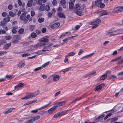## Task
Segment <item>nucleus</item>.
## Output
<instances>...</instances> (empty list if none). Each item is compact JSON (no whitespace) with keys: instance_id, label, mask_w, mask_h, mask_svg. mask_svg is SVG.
<instances>
[{"instance_id":"1","label":"nucleus","mask_w":123,"mask_h":123,"mask_svg":"<svg viewBox=\"0 0 123 123\" xmlns=\"http://www.w3.org/2000/svg\"><path fill=\"white\" fill-rule=\"evenodd\" d=\"M26 13L24 12L20 16V19L24 21V23H26L29 20V18H30V16L29 14H27L26 17Z\"/></svg>"},{"instance_id":"2","label":"nucleus","mask_w":123,"mask_h":123,"mask_svg":"<svg viewBox=\"0 0 123 123\" xmlns=\"http://www.w3.org/2000/svg\"><path fill=\"white\" fill-rule=\"evenodd\" d=\"M51 103V102H50L48 104L44 105L42 107L39 108L38 109L32 110L31 112V113H36L38 112V110L43 109L48 107L50 105Z\"/></svg>"},{"instance_id":"3","label":"nucleus","mask_w":123,"mask_h":123,"mask_svg":"<svg viewBox=\"0 0 123 123\" xmlns=\"http://www.w3.org/2000/svg\"><path fill=\"white\" fill-rule=\"evenodd\" d=\"M123 11V6H118L114 8L113 10V13H118Z\"/></svg>"},{"instance_id":"4","label":"nucleus","mask_w":123,"mask_h":123,"mask_svg":"<svg viewBox=\"0 0 123 123\" xmlns=\"http://www.w3.org/2000/svg\"><path fill=\"white\" fill-rule=\"evenodd\" d=\"M35 97L34 95L33 92L29 93L27 95L25 96V97L22 98L21 99H28L32 98Z\"/></svg>"},{"instance_id":"5","label":"nucleus","mask_w":123,"mask_h":123,"mask_svg":"<svg viewBox=\"0 0 123 123\" xmlns=\"http://www.w3.org/2000/svg\"><path fill=\"white\" fill-rule=\"evenodd\" d=\"M66 102L65 101L57 102L55 103V105L54 106L56 108L57 107L63 105Z\"/></svg>"},{"instance_id":"6","label":"nucleus","mask_w":123,"mask_h":123,"mask_svg":"<svg viewBox=\"0 0 123 123\" xmlns=\"http://www.w3.org/2000/svg\"><path fill=\"white\" fill-rule=\"evenodd\" d=\"M101 22V20L100 19H96L90 22V24L92 25H97Z\"/></svg>"},{"instance_id":"7","label":"nucleus","mask_w":123,"mask_h":123,"mask_svg":"<svg viewBox=\"0 0 123 123\" xmlns=\"http://www.w3.org/2000/svg\"><path fill=\"white\" fill-rule=\"evenodd\" d=\"M106 35L107 37H111L116 35L115 31H108L106 33Z\"/></svg>"},{"instance_id":"8","label":"nucleus","mask_w":123,"mask_h":123,"mask_svg":"<svg viewBox=\"0 0 123 123\" xmlns=\"http://www.w3.org/2000/svg\"><path fill=\"white\" fill-rule=\"evenodd\" d=\"M15 109V108H7L3 112V113L4 114H6L9 113L11 112L13 110H14Z\"/></svg>"},{"instance_id":"9","label":"nucleus","mask_w":123,"mask_h":123,"mask_svg":"<svg viewBox=\"0 0 123 123\" xmlns=\"http://www.w3.org/2000/svg\"><path fill=\"white\" fill-rule=\"evenodd\" d=\"M25 85L23 83H19L18 85L15 86L14 87V89L16 90L18 89V88H21Z\"/></svg>"},{"instance_id":"10","label":"nucleus","mask_w":123,"mask_h":123,"mask_svg":"<svg viewBox=\"0 0 123 123\" xmlns=\"http://www.w3.org/2000/svg\"><path fill=\"white\" fill-rule=\"evenodd\" d=\"M56 109L55 107L54 106L52 107L49 109L48 110V113L50 115L52 114L53 113L54 111Z\"/></svg>"},{"instance_id":"11","label":"nucleus","mask_w":123,"mask_h":123,"mask_svg":"<svg viewBox=\"0 0 123 123\" xmlns=\"http://www.w3.org/2000/svg\"><path fill=\"white\" fill-rule=\"evenodd\" d=\"M45 43H38L34 45V47L35 48H40L42 47L43 46L45 45Z\"/></svg>"},{"instance_id":"12","label":"nucleus","mask_w":123,"mask_h":123,"mask_svg":"<svg viewBox=\"0 0 123 123\" xmlns=\"http://www.w3.org/2000/svg\"><path fill=\"white\" fill-rule=\"evenodd\" d=\"M25 61H21L19 63L18 68H20L23 67L25 65Z\"/></svg>"},{"instance_id":"13","label":"nucleus","mask_w":123,"mask_h":123,"mask_svg":"<svg viewBox=\"0 0 123 123\" xmlns=\"http://www.w3.org/2000/svg\"><path fill=\"white\" fill-rule=\"evenodd\" d=\"M60 24L59 23L57 22L52 25L51 27L53 29H55L58 28L60 26Z\"/></svg>"},{"instance_id":"14","label":"nucleus","mask_w":123,"mask_h":123,"mask_svg":"<svg viewBox=\"0 0 123 123\" xmlns=\"http://www.w3.org/2000/svg\"><path fill=\"white\" fill-rule=\"evenodd\" d=\"M49 40L46 37H43L42 38L40 39V41L42 43H45L48 42Z\"/></svg>"},{"instance_id":"15","label":"nucleus","mask_w":123,"mask_h":123,"mask_svg":"<svg viewBox=\"0 0 123 123\" xmlns=\"http://www.w3.org/2000/svg\"><path fill=\"white\" fill-rule=\"evenodd\" d=\"M116 35L118 34L123 33V29L114 30Z\"/></svg>"},{"instance_id":"16","label":"nucleus","mask_w":123,"mask_h":123,"mask_svg":"<svg viewBox=\"0 0 123 123\" xmlns=\"http://www.w3.org/2000/svg\"><path fill=\"white\" fill-rule=\"evenodd\" d=\"M116 60V62H118L119 64L123 63V59H122L120 57L117 58Z\"/></svg>"},{"instance_id":"17","label":"nucleus","mask_w":123,"mask_h":123,"mask_svg":"<svg viewBox=\"0 0 123 123\" xmlns=\"http://www.w3.org/2000/svg\"><path fill=\"white\" fill-rule=\"evenodd\" d=\"M41 117L39 115H37L35 116L34 118L31 119V120L32 121V123L34 122L35 120H37L39 119Z\"/></svg>"},{"instance_id":"18","label":"nucleus","mask_w":123,"mask_h":123,"mask_svg":"<svg viewBox=\"0 0 123 123\" xmlns=\"http://www.w3.org/2000/svg\"><path fill=\"white\" fill-rule=\"evenodd\" d=\"M11 45V43H10L8 44H6L3 46V49L5 50H6L9 48V47Z\"/></svg>"},{"instance_id":"19","label":"nucleus","mask_w":123,"mask_h":123,"mask_svg":"<svg viewBox=\"0 0 123 123\" xmlns=\"http://www.w3.org/2000/svg\"><path fill=\"white\" fill-rule=\"evenodd\" d=\"M14 38H15V39L16 40H14L13 41V42L15 43L18 42V40H20L21 39V37L20 36L18 35H16L15 36Z\"/></svg>"},{"instance_id":"20","label":"nucleus","mask_w":123,"mask_h":123,"mask_svg":"<svg viewBox=\"0 0 123 123\" xmlns=\"http://www.w3.org/2000/svg\"><path fill=\"white\" fill-rule=\"evenodd\" d=\"M75 54V53L74 52H70L68 54L66 55V57H68L69 56H73Z\"/></svg>"},{"instance_id":"21","label":"nucleus","mask_w":123,"mask_h":123,"mask_svg":"<svg viewBox=\"0 0 123 123\" xmlns=\"http://www.w3.org/2000/svg\"><path fill=\"white\" fill-rule=\"evenodd\" d=\"M59 76L58 75H55L53 77V80L54 81H56L59 79Z\"/></svg>"},{"instance_id":"22","label":"nucleus","mask_w":123,"mask_h":123,"mask_svg":"<svg viewBox=\"0 0 123 123\" xmlns=\"http://www.w3.org/2000/svg\"><path fill=\"white\" fill-rule=\"evenodd\" d=\"M107 13L108 12L105 10H103L100 11V15L101 16L106 15Z\"/></svg>"},{"instance_id":"23","label":"nucleus","mask_w":123,"mask_h":123,"mask_svg":"<svg viewBox=\"0 0 123 123\" xmlns=\"http://www.w3.org/2000/svg\"><path fill=\"white\" fill-rule=\"evenodd\" d=\"M58 15L61 18H65V16L62 13L58 12Z\"/></svg>"},{"instance_id":"24","label":"nucleus","mask_w":123,"mask_h":123,"mask_svg":"<svg viewBox=\"0 0 123 123\" xmlns=\"http://www.w3.org/2000/svg\"><path fill=\"white\" fill-rule=\"evenodd\" d=\"M51 49L49 47L46 46L44 47L42 50L43 52H45L47 51H49Z\"/></svg>"},{"instance_id":"25","label":"nucleus","mask_w":123,"mask_h":123,"mask_svg":"<svg viewBox=\"0 0 123 123\" xmlns=\"http://www.w3.org/2000/svg\"><path fill=\"white\" fill-rule=\"evenodd\" d=\"M94 54V53H92L89 55H88L85 56H84L83 57L81 58L82 59L83 58H87L88 57H90L92 55H93Z\"/></svg>"},{"instance_id":"26","label":"nucleus","mask_w":123,"mask_h":123,"mask_svg":"<svg viewBox=\"0 0 123 123\" xmlns=\"http://www.w3.org/2000/svg\"><path fill=\"white\" fill-rule=\"evenodd\" d=\"M10 20V18L9 17L5 18L3 19V21L5 23H7L9 22Z\"/></svg>"},{"instance_id":"27","label":"nucleus","mask_w":123,"mask_h":123,"mask_svg":"<svg viewBox=\"0 0 123 123\" xmlns=\"http://www.w3.org/2000/svg\"><path fill=\"white\" fill-rule=\"evenodd\" d=\"M68 111V110H66L60 112L61 116L67 114Z\"/></svg>"},{"instance_id":"28","label":"nucleus","mask_w":123,"mask_h":123,"mask_svg":"<svg viewBox=\"0 0 123 123\" xmlns=\"http://www.w3.org/2000/svg\"><path fill=\"white\" fill-rule=\"evenodd\" d=\"M9 14L10 16L13 17L15 16V13H14L12 11H11L9 12Z\"/></svg>"},{"instance_id":"29","label":"nucleus","mask_w":123,"mask_h":123,"mask_svg":"<svg viewBox=\"0 0 123 123\" xmlns=\"http://www.w3.org/2000/svg\"><path fill=\"white\" fill-rule=\"evenodd\" d=\"M50 62H47L46 63H44V64L41 67L42 68H44V67H46L47 65H48L50 63Z\"/></svg>"},{"instance_id":"30","label":"nucleus","mask_w":123,"mask_h":123,"mask_svg":"<svg viewBox=\"0 0 123 123\" xmlns=\"http://www.w3.org/2000/svg\"><path fill=\"white\" fill-rule=\"evenodd\" d=\"M69 8L70 9H73L74 6L73 3L71 2H69Z\"/></svg>"},{"instance_id":"31","label":"nucleus","mask_w":123,"mask_h":123,"mask_svg":"<svg viewBox=\"0 0 123 123\" xmlns=\"http://www.w3.org/2000/svg\"><path fill=\"white\" fill-rule=\"evenodd\" d=\"M45 5L43 4L40 7L39 9L40 10L43 11L44 10Z\"/></svg>"},{"instance_id":"32","label":"nucleus","mask_w":123,"mask_h":123,"mask_svg":"<svg viewBox=\"0 0 123 123\" xmlns=\"http://www.w3.org/2000/svg\"><path fill=\"white\" fill-rule=\"evenodd\" d=\"M75 13L80 16H81L83 15V13L81 11H78L75 12Z\"/></svg>"},{"instance_id":"33","label":"nucleus","mask_w":123,"mask_h":123,"mask_svg":"<svg viewBox=\"0 0 123 123\" xmlns=\"http://www.w3.org/2000/svg\"><path fill=\"white\" fill-rule=\"evenodd\" d=\"M61 114L60 113V112H59L57 114H55L54 116V117L55 118L58 117L60 116H61Z\"/></svg>"},{"instance_id":"34","label":"nucleus","mask_w":123,"mask_h":123,"mask_svg":"<svg viewBox=\"0 0 123 123\" xmlns=\"http://www.w3.org/2000/svg\"><path fill=\"white\" fill-rule=\"evenodd\" d=\"M15 76L14 75H6L5 77L6 78H9L10 79H11L14 77Z\"/></svg>"},{"instance_id":"35","label":"nucleus","mask_w":123,"mask_h":123,"mask_svg":"<svg viewBox=\"0 0 123 123\" xmlns=\"http://www.w3.org/2000/svg\"><path fill=\"white\" fill-rule=\"evenodd\" d=\"M44 19L43 18H39L38 20V22L40 23H41L44 21Z\"/></svg>"},{"instance_id":"36","label":"nucleus","mask_w":123,"mask_h":123,"mask_svg":"<svg viewBox=\"0 0 123 123\" xmlns=\"http://www.w3.org/2000/svg\"><path fill=\"white\" fill-rule=\"evenodd\" d=\"M107 77V76L106 74L103 75L100 77V79L101 80H104L106 79Z\"/></svg>"},{"instance_id":"37","label":"nucleus","mask_w":123,"mask_h":123,"mask_svg":"<svg viewBox=\"0 0 123 123\" xmlns=\"http://www.w3.org/2000/svg\"><path fill=\"white\" fill-rule=\"evenodd\" d=\"M31 37L35 38L36 37V33L33 32L31 34Z\"/></svg>"},{"instance_id":"38","label":"nucleus","mask_w":123,"mask_h":123,"mask_svg":"<svg viewBox=\"0 0 123 123\" xmlns=\"http://www.w3.org/2000/svg\"><path fill=\"white\" fill-rule=\"evenodd\" d=\"M80 8V7L79 4H76L75 7V9L78 10H79Z\"/></svg>"},{"instance_id":"39","label":"nucleus","mask_w":123,"mask_h":123,"mask_svg":"<svg viewBox=\"0 0 123 123\" xmlns=\"http://www.w3.org/2000/svg\"><path fill=\"white\" fill-rule=\"evenodd\" d=\"M39 91L38 90H37L35 92H33L35 97L38 95L39 93Z\"/></svg>"},{"instance_id":"40","label":"nucleus","mask_w":123,"mask_h":123,"mask_svg":"<svg viewBox=\"0 0 123 123\" xmlns=\"http://www.w3.org/2000/svg\"><path fill=\"white\" fill-rule=\"evenodd\" d=\"M45 9L46 11H49L50 8L48 5H46L45 6Z\"/></svg>"},{"instance_id":"41","label":"nucleus","mask_w":123,"mask_h":123,"mask_svg":"<svg viewBox=\"0 0 123 123\" xmlns=\"http://www.w3.org/2000/svg\"><path fill=\"white\" fill-rule=\"evenodd\" d=\"M24 31V30L23 28H21L19 30L18 32L19 34H22L23 33Z\"/></svg>"},{"instance_id":"42","label":"nucleus","mask_w":123,"mask_h":123,"mask_svg":"<svg viewBox=\"0 0 123 123\" xmlns=\"http://www.w3.org/2000/svg\"><path fill=\"white\" fill-rule=\"evenodd\" d=\"M43 51L42 49L41 50H38L36 52V54L38 55H40L43 54Z\"/></svg>"},{"instance_id":"43","label":"nucleus","mask_w":123,"mask_h":123,"mask_svg":"<svg viewBox=\"0 0 123 123\" xmlns=\"http://www.w3.org/2000/svg\"><path fill=\"white\" fill-rule=\"evenodd\" d=\"M69 37H68L67 38H66L65 39H63V42L62 43V44H63L66 43L69 40Z\"/></svg>"},{"instance_id":"44","label":"nucleus","mask_w":123,"mask_h":123,"mask_svg":"<svg viewBox=\"0 0 123 123\" xmlns=\"http://www.w3.org/2000/svg\"><path fill=\"white\" fill-rule=\"evenodd\" d=\"M35 28V26L34 25H32L30 26L29 27L30 30L31 31H32Z\"/></svg>"},{"instance_id":"45","label":"nucleus","mask_w":123,"mask_h":123,"mask_svg":"<svg viewBox=\"0 0 123 123\" xmlns=\"http://www.w3.org/2000/svg\"><path fill=\"white\" fill-rule=\"evenodd\" d=\"M102 88L101 85L98 86L96 87V90L97 91H98L101 90Z\"/></svg>"},{"instance_id":"46","label":"nucleus","mask_w":123,"mask_h":123,"mask_svg":"<svg viewBox=\"0 0 123 123\" xmlns=\"http://www.w3.org/2000/svg\"><path fill=\"white\" fill-rule=\"evenodd\" d=\"M117 78V76L115 75H111L110 76L109 78L110 79H116Z\"/></svg>"},{"instance_id":"47","label":"nucleus","mask_w":123,"mask_h":123,"mask_svg":"<svg viewBox=\"0 0 123 123\" xmlns=\"http://www.w3.org/2000/svg\"><path fill=\"white\" fill-rule=\"evenodd\" d=\"M68 57H66V55L65 56V59L64 60V62L67 64H68L69 62L68 61V59L67 58Z\"/></svg>"},{"instance_id":"48","label":"nucleus","mask_w":123,"mask_h":123,"mask_svg":"<svg viewBox=\"0 0 123 123\" xmlns=\"http://www.w3.org/2000/svg\"><path fill=\"white\" fill-rule=\"evenodd\" d=\"M7 53L6 51H0V55H4L6 54Z\"/></svg>"},{"instance_id":"49","label":"nucleus","mask_w":123,"mask_h":123,"mask_svg":"<svg viewBox=\"0 0 123 123\" xmlns=\"http://www.w3.org/2000/svg\"><path fill=\"white\" fill-rule=\"evenodd\" d=\"M30 55V54L29 53H25L23 54L22 55V56L23 57H26L27 56H29Z\"/></svg>"},{"instance_id":"50","label":"nucleus","mask_w":123,"mask_h":123,"mask_svg":"<svg viewBox=\"0 0 123 123\" xmlns=\"http://www.w3.org/2000/svg\"><path fill=\"white\" fill-rule=\"evenodd\" d=\"M60 3L62 6H63L65 4L66 1L64 0H62L60 1Z\"/></svg>"},{"instance_id":"51","label":"nucleus","mask_w":123,"mask_h":123,"mask_svg":"<svg viewBox=\"0 0 123 123\" xmlns=\"http://www.w3.org/2000/svg\"><path fill=\"white\" fill-rule=\"evenodd\" d=\"M5 39L7 40H9L11 39V37L10 36H7L5 37Z\"/></svg>"},{"instance_id":"52","label":"nucleus","mask_w":123,"mask_h":123,"mask_svg":"<svg viewBox=\"0 0 123 123\" xmlns=\"http://www.w3.org/2000/svg\"><path fill=\"white\" fill-rule=\"evenodd\" d=\"M84 52V51L82 49H80L78 53V55H80L82 54Z\"/></svg>"},{"instance_id":"53","label":"nucleus","mask_w":123,"mask_h":123,"mask_svg":"<svg viewBox=\"0 0 123 123\" xmlns=\"http://www.w3.org/2000/svg\"><path fill=\"white\" fill-rule=\"evenodd\" d=\"M13 7V6L11 4H9L8 6V9L9 10H11Z\"/></svg>"},{"instance_id":"54","label":"nucleus","mask_w":123,"mask_h":123,"mask_svg":"<svg viewBox=\"0 0 123 123\" xmlns=\"http://www.w3.org/2000/svg\"><path fill=\"white\" fill-rule=\"evenodd\" d=\"M5 22H4L3 21H1L0 22V25L1 26H2V27L3 26H4V25H5Z\"/></svg>"},{"instance_id":"55","label":"nucleus","mask_w":123,"mask_h":123,"mask_svg":"<svg viewBox=\"0 0 123 123\" xmlns=\"http://www.w3.org/2000/svg\"><path fill=\"white\" fill-rule=\"evenodd\" d=\"M42 68L41 67H38L37 68H35L34 70V71H38L39 70H40L41 69H42Z\"/></svg>"},{"instance_id":"56","label":"nucleus","mask_w":123,"mask_h":123,"mask_svg":"<svg viewBox=\"0 0 123 123\" xmlns=\"http://www.w3.org/2000/svg\"><path fill=\"white\" fill-rule=\"evenodd\" d=\"M52 4L53 5L55 6H56L57 5V2L55 0H54L53 1Z\"/></svg>"},{"instance_id":"57","label":"nucleus","mask_w":123,"mask_h":123,"mask_svg":"<svg viewBox=\"0 0 123 123\" xmlns=\"http://www.w3.org/2000/svg\"><path fill=\"white\" fill-rule=\"evenodd\" d=\"M37 4H39L40 5H41L42 4V0H38L37 1Z\"/></svg>"},{"instance_id":"58","label":"nucleus","mask_w":123,"mask_h":123,"mask_svg":"<svg viewBox=\"0 0 123 123\" xmlns=\"http://www.w3.org/2000/svg\"><path fill=\"white\" fill-rule=\"evenodd\" d=\"M60 91H59L58 92L55 93L54 95L55 96V97H57V96H58L60 94Z\"/></svg>"},{"instance_id":"59","label":"nucleus","mask_w":123,"mask_h":123,"mask_svg":"<svg viewBox=\"0 0 123 123\" xmlns=\"http://www.w3.org/2000/svg\"><path fill=\"white\" fill-rule=\"evenodd\" d=\"M102 3L101 0H97L95 1V3L96 4L98 3V4H101Z\"/></svg>"},{"instance_id":"60","label":"nucleus","mask_w":123,"mask_h":123,"mask_svg":"<svg viewBox=\"0 0 123 123\" xmlns=\"http://www.w3.org/2000/svg\"><path fill=\"white\" fill-rule=\"evenodd\" d=\"M117 75L118 76H121L123 75V71L119 72L118 73Z\"/></svg>"},{"instance_id":"61","label":"nucleus","mask_w":123,"mask_h":123,"mask_svg":"<svg viewBox=\"0 0 123 123\" xmlns=\"http://www.w3.org/2000/svg\"><path fill=\"white\" fill-rule=\"evenodd\" d=\"M46 28H42L41 30V31L43 33H44L46 32Z\"/></svg>"},{"instance_id":"62","label":"nucleus","mask_w":123,"mask_h":123,"mask_svg":"<svg viewBox=\"0 0 123 123\" xmlns=\"http://www.w3.org/2000/svg\"><path fill=\"white\" fill-rule=\"evenodd\" d=\"M118 120V118L117 117L114 118L112 119H111V122H112L116 120Z\"/></svg>"},{"instance_id":"63","label":"nucleus","mask_w":123,"mask_h":123,"mask_svg":"<svg viewBox=\"0 0 123 123\" xmlns=\"http://www.w3.org/2000/svg\"><path fill=\"white\" fill-rule=\"evenodd\" d=\"M31 15L32 17H33L34 16L35 14V12L34 11H32L31 12Z\"/></svg>"},{"instance_id":"64","label":"nucleus","mask_w":123,"mask_h":123,"mask_svg":"<svg viewBox=\"0 0 123 123\" xmlns=\"http://www.w3.org/2000/svg\"><path fill=\"white\" fill-rule=\"evenodd\" d=\"M7 15V13L6 12H3L2 13V15L3 17H5Z\"/></svg>"}]
</instances>
